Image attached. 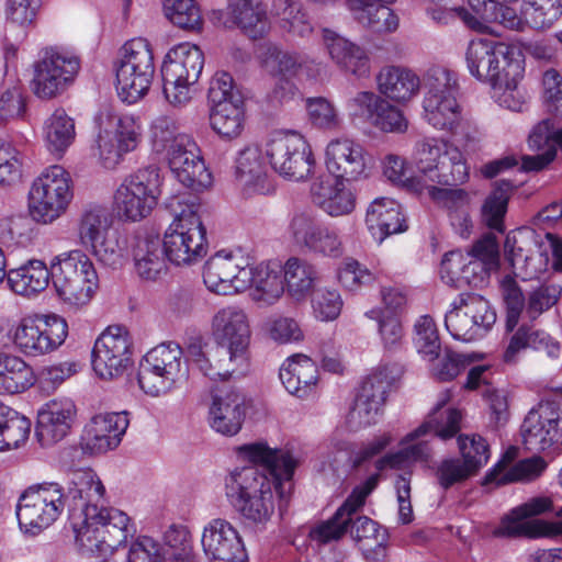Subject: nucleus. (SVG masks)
<instances>
[{"label": "nucleus", "mask_w": 562, "mask_h": 562, "mask_svg": "<svg viewBox=\"0 0 562 562\" xmlns=\"http://www.w3.org/2000/svg\"><path fill=\"white\" fill-rule=\"evenodd\" d=\"M180 136H188L179 132L177 121L167 115L156 117L150 124V143L156 153H167Z\"/></svg>", "instance_id": "nucleus-59"}, {"label": "nucleus", "mask_w": 562, "mask_h": 562, "mask_svg": "<svg viewBox=\"0 0 562 562\" xmlns=\"http://www.w3.org/2000/svg\"><path fill=\"white\" fill-rule=\"evenodd\" d=\"M99 124L95 155L103 167L114 169L127 153L137 148L140 126L133 116H119L109 111L99 115Z\"/></svg>", "instance_id": "nucleus-19"}, {"label": "nucleus", "mask_w": 562, "mask_h": 562, "mask_svg": "<svg viewBox=\"0 0 562 562\" xmlns=\"http://www.w3.org/2000/svg\"><path fill=\"white\" fill-rule=\"evenodd\" d=\"M280 482L256 467H244L225 477V495L246 520L266 524L274 512L272 487Z\"/></svg>", "instance_id": "nucleus-7"}, {"label": "nucleus", "mask_w": 562, "mask_h": 562, "mask_svg": "<svg viewBox=\"0 0 562 562\" xmlns=\"http://www.w3.org/2000/svg\"><path fill=\"white\" fill-rule=\"evenodd\" d=\"M247 412L246 396L238 390L225 387L217 390L209 409V424L223 436H235L241 429Z\"/></svg>", "instance_id": "nucleus-29"}, {"label": "nucleus", "mask_w": 562, "mask_h": 562, "mask_svg": "<svg viewBox=\"0 0 562 562\" xmlns=\"http://www.w3.org/2000/svg\"><path fill=\"white\" fill-rule=\"evenodd\" d=\"M32 238L31 221L22 214L0 217V241L11 245H26Z\"/></svg>", "instance_id": "nucleus-62"}, {"label": "nucleus", "mask_w": 562, "mask_h": 562, "mask_svg": "<svg viewBox=\"0 0 562 562\" xmlns=\"http://www.w3.org/2000/svg\"><path fill=\"white\" fill-rule=\"evenodd\" d=\"M65 491L58 483L29 487L20 497L16 517L26 532L37 533L49 527L66 508Z\"/></svg>", "instance_id": "nucleus-20"}, {"label": "nucleus", "mask_w": 562, "mask_h": 562, "mask_svg": "<svg viewBox=\"0 0 562 562\" xmlns=\"http://www.w3.org/2000/svg\"><path fill=\"white\" fill-rule=\"evenodd\" d=\"M393 381L386 367L379 368L367 376L356 398L383 411Z\"/></svg>", "instance_id": "nucleus-53"}, {"label": "nucleus", "mask_w": 562, "mask_h": 562, "mask_svg": "<svg viewBox=\"0 0 562 562\" xmlns=\"http://www.w3.org/2000/svg\"><path fill=\"white\" fill-rule=\"evenodd\" d=\"M76 415V406L69 398L47 402L37 414L36 436L42 446L63 440L69 432Z\"/></svg>", "instance_id": "nucleus-31"}, {"label": "nucleus", "mask_w": 562, "mask_h": 562, "mask_svg": "<svg viewBox=\"0 0 562 562\" xmlns=\"http://www.w3.org/2000/svg\"><path fill=\"white\" fill-rule=\"evenodd\" d=\"M188 375V364L181 347L176 342H164L150 349L139 364L137 381L148 395L168 393Z\"/></svg>", "instance_id": "nucleus-14"}, {"label": "nucleus", "mask_w": 562, "mask_h": 562, "mask_svg": "<svg viewBox=\"0 0 562 562\" xmlns=\"http://www.w3.org/2000/svg\"><path fill=\"white\" fill-rule=\"evenodd\" d=\"M155 75L154 52L143 37L127 41L115 63V88L119 97L130 104L137 102L149 90Z\"/></svg>", "instance_id": "nucleus-12"}, {"label": "nucleus", "mask_w": 562, "mask_h": 562, "mask_svg": "<svg viewBox=\"0 0 562 562\" xmlns=\"http://www.w3.org/2000/svg\"><path fill=\"white\" fill-rule=\"evenodd\" d=\"M68 336L66 319L57 314L23 317L13 334L14 345L26 356L37 357L59 348Z\"/></svg>", "instance_id": "nucleus-21"}, {"label": "nucleus", "mask_w": 562, "mask_h": 562, "mask_svg": "<svg viewBox=\"0 0 562 562\" xmlns=\"http://www.w3.org/2000/svg\"><path fill=\"white\" fill-rule=\"evenodd\" d=\"M395 0H346L353 19L375 32H393L398 19L389 4Z\"/></svg>", "instance_id": "nucleus-39"}, {"label": "nucleus", "mask_w": 562, "mask_h": 562, "mask_svg": "<svg viewBox=\"0 0 562 562\" xmlns=\"http://www.w3.org/2000/svg\"><path fill=\"white\" fill-rule=\"evenodd\" d=\"M35 383L32 367L19 356L0 351V394L13 395Z\"/></svg>", "instance_id": "nucleus-42"}, {"label": "nucleus", "mask_w": 562, "mask_h": 562, "mask_svg": "<svg viewBox=\"0 0 562 562\" xmlns=\"http://www.w3.org/2000/svg\"><path fill=\"white\" fill-rule=\"evenodd\" d=\"M31 69V91L36 98L49 101L64 94L74 83L80 59L61 46L47 45L38 50Z\"/></svg>", "instance_id": "nucleus-10"}, {"label": "nucleus", "mask_w": 562, "mask_h": 562, "mask_svg": "<svg viewBox=\"0 0 562 562\" xmlns=\"http://www.w3.org/2000/svg\"><path fill=\"white\" fill-rule=\"evenodd\" d=\"M31 420L0 403V451L20 447L31 431Z\"/></svg>", "instance_id": "nucleus-47"}, {"label": "nucleus", "mask_w": 562, "mask_h": 562, "mask_svg": "<svg viewBox=\"0 0 562 562\" xmlns=\"http://www.w3.org/2000/svg\"><path fill=\"white\" fill-rule=\"evenodd\" d=\"M80 369L76 361H64L55 364L43 367L35 382L42 392L46 394L54 393L66 380L75 375Z\"/></svg>", "instance_id": "nucleus-60"}, {"label": "nucleus", "mask_w": 562, "mask_h": 562, "mask_svg": "<svg viewBox=\"0 0 562 562\" xmlns=\"http://www.w3.org/2000/svg\"><path fill=\"white\" fill-rule=\"evenodd\" d=\"M160 195L159 168L147 166L126 176L113 195V210L125 223H137L148 217Z\"/></svg>", "instance_id": "nucleus-13"}, {"label": "nucleus", "mask_w": 562, "mask_h": 562, "mask_svg": "<svg viewBox=\"0 0 562 562\" xmlns=\"http://www.w3.org/2000/svg\"><path fill=\"white\" fill-rule=\"evenodd\" d=\"M323 224L312 210H294L286 226L289 238L300 248H305Z\"/></svg>", "instance_id": "nucleus-54"}, {"label": "nucleus", "mask_w": 562, "mask_h": 562, "mask_svg": "<svg viewBox=\"0 0 562 562\" xmlns=\"http://www.w3.org/2000/svg\"><path fill=\"white\" fill-rule=\"evenodd\" d=\"M131 247L135 270L140 278L156 280L166 270L167 251L158 235H136Z\"/></svg>", "instance_id": "nucleus-36"}, {"label": "nucleus", "mask_w": 562, "mask_h": 562, "mask_svg": "<svg viewBox=\"0 0 562 562\" xmlns=\"http://www.w3.org/2000/svg\"><path fill=\"white\" fill-rule=\"evenodd\" d=\"M520 431L527 450L542 452L559 441L562 435V418L550 406H540L527 414Z\"/></svg>", "instance_id": "nucleus-30"}, {"label": "nucleus", "mask_w": 562, "mask_h": 562, "mask_svg": "<svg viewBox=\"0 0 562 562\" xmlns=\"http://www.w3.org/2000/svg\"><path fill=\"white\" fill-rule=\"evenodd\" d=\"M482 273V263L460 250L447 252L440 263L441 279L450 285L471 284Z\"/></svg>", "instance_id": "nucleus-46"}, {"label": "nucleus", "mask_w": 562, "mask_h": 562, "mask_svg": "<svg viewBox=\"0 0 562 562\" xmlns=\"http://www.w3.org/2000/svg\"><path fill=\"white\" fill-rule=\"evenodd\" d=\"M412 161L417 169V182L436 203L450 215L468 211L470 194L464 189H449L465 183L470 168L458 146L439 137H424L414 145Z\"/></svg>", "instance_id": "nucleus-2"}, {"label": "nucleus", "mask_w": 562, "mask_h": 562, "mask_svg": "<svg viewBox=\"0 0 562 562\" xmlns=\"http://www.w3.org/2000/svg\"><path fill=\"white\" fill-rule=\"evenodd\" d=\"M52 281L59 300L72 312L86 307L99 286L95 268L81 250L56 257L52 263Z\"/></svg>", "instance_id": "nucleus-8"}, {"label": "nucleus", "mask_w": 562, "mask_h": 562, "mask_svg": "<svg viewBox=\"0 0 562 562\" xmlns=\"http://www.w3.org/2000/svg\"><path fill=\"white\" fill-rule=\"evenodd\" d=\"M366 224L372 237L379 243L407 228L401 205L387 198H378L369 205Z\"/></svg>", "instance_id": "nucleus-38"}, {"label": "nucleus", "mask_w": 562, "mask_h": 562, "mask_svg": "<svg viewBox=\"0 0 562 562\" xmlns=\"http://www.w3.org/2000/svg\"><path fill=\"white\" fill-rule=\"evenodd\" d=\"M376 484L378 476L372 475L357 485L331 517L310 529L308 538L318 544H327L349 535L368 561H381L385 554L386 530L370 517L359 514Z\"/></svg>", "instance_id": "nucleus-4"}, {"label": "nucleus", "mask_w": 562, "mask_h": 562, "mask_svg": "<svg viewBox=\"0 0 562 562\" xmlns=\"http://www.w3.org/2000/svg\"><path fill=\"white\" fill-rule=\"evenodd\" d=\"M104 494V485L91 469L75 471L65 492L76 541L89 552L117 549L135 531L125 513L100 507Z\"/></svg>", "instance_id": "nucleus-1"}, {"label": "nucleus", "mask_w": 562, "mask_h": 562, "mask_svg": "<svg viewBox=\"0 0 562 562\" xmlns=\"http://www.w3.org/2000/svg\"><path fill=\"white\" fill-rule=\"evenodd\" d=\"M207 100L211 108H216L233 101L240 102L243 97L236 89L232 75L226 71H217L210 80Z\"/></svg>", "instance_id": "nucleus-63"}, {"label": "nucleus", "mask_w": 562, "mask_h": 562, "mask_svg": "<svg viewBox=\"0 0 562 562\" xmlns=\"http://www.w3.org/2000/svg\"><path fill=\"white\" fill-rule=\"evenodd\" d=\"M249 296L260 307L276 304L284 293L281 271L278 267L260 263L251 266Z\"/></svg>", "instance_id": "nucleus-41"}, {"label": "nucleus", "mask_w": 562, "mask_h": 562, "mask_svg": "<svg viewBox=\"0 0 562 562\" xmlns=\"http://www.w3.org/2000/svg\"><path fill=\"white\" fill-rule=\"evenodd\" d=\"M43 136L48 151L60 157L75 140L74 119L64 109H56L44 123Z\"/></svg>", "instance_id": "nucleus-44"}, {"label": "nucleus", "mask_w": 562, "mask_h": 562, "mask_svg": "<svg viewBox=\"0 0 562 562\" xmlns=\"http://www.w3.org/2000/svg\"><path fill=\"white\" fill-rule=\"evenodd\" d=\"M216 345L210 353L193 351L196 368L211 380L244 375L249 369L251 330L246 311L237 305L218 308L211 318Z\"/></svg>", "instance_id": "nucleus-3"}, {"label": "nucleus", "mask_w": 562, "mask_h": 562, "mask_svg": "<svg viewBox=\"0 0 562 562\" xmlns=\"http://www.w3.org/2000/svg\"><path fill=\"white\" fill-rule=\"evenodd\" d=\"M521 14L532 29L550 27L562 15V0H524Z\"/></svg>", "instance_id": "nucleus-51"}, {"label": "nucleus", "mask_w": 562, "mask_h": 562, "mask_svg": "<svg viewBox=\"0 0 562 562\" xmlns=\"http://www.w3.org/2000/svg\"><path fill=\"white\" fill-rule=\"evenodd\" d=\"M323 44L330 59L344 72L367 78L371 71L367 50L333 30H323Z\"/></svg>", "instance_id": "nucleus-32"}, {"label": "nucleus", "mask_w": 562, "mask_h": 562, "mask_svg": "<svg viewBox=\"0 0 562 562\" xmlns=\"http://www.w3.org/2000/svg\"><path fill=\"white\" fill-rule=\"evenodd\" d=\"M202 547L214 562H247L248 555L238 531L227 520H211L202 533Z\"/></svg>", "instance_id": "nucleus-26"}, {"label": "nucleus", "mask_w": 562, "mask_h": 562, "mask_svg": "<svg viewBox=\"0 0 562 562\" xmlns=\"http://www.w3.org/2000/svg\"><path fill=\"white\" fill-rule=\"evenodd\" d=\"M424 119L437 131L451 135L467 134L470 126L457 100L458 81L442 67L429 69L424 79Z\"/></svg>", "instance_id": "nucleus-6"}, {"label": "nucleus", "mask_w": 562, "mask_h": 562, "mask_svg": "<svg viewBox=\"0 0 562 562\" xmlns=\"http://www.w3.org/2000/svg\"><path fill=\"white\" fill-rule=\"evenodd\" d=\"M23 157L8 138H0V186H11L20 179Z\"/></svg>", "instance_id": "nucleus-61"}, {"label": "nucleus", "mask_w": 562, "mask_h": 562, "mask_svg": "<svg viewBox=\"0 0 562 562\" xmlns=\"http://www.w3.org/2000/svg\"><path fill=\"white\" fill-rule=\"evenodd\" d=\"M240 459L261 465L273 481H290L299 461L286 451L271 449L266 442H251L236 448Z\"/></svg>", "instance_id": "nucleus-33"}, {"label": "nucleus", "mask_w": 562, "mask_h": 562, "mask_svg": "<svg viewBox=\"0 0 562 562\" xmlns=\"http://www.w3.org/2000/svg\"><path fill=\"white\" fill-rule=\"evenodd\" d=\"M461 461L475 475L490 459V449L486 440L477 435L460 436L458 438Z\"/></svg>", "instance_id": "nucleus-58"}, {"label": "nucleus", "mask_w": 562, "mask_h": 562, "mask_svg": "<svg viewBox=\"0 0 562 562\" xmlns=\"http://www.w3.org/2000/svg\"><path fill=\"white\" fill-rule=\"evenodd\" d=\"M132 339L121 326L108 327L94 341L92 368L101 379H114L124 373L132 362Z\"/></svg>", "instance_id": "nucleus-24"}, {"label": "nucleus", "mask_w": 562, "mask_h": 562, "mask_svg": "<svg viewBox=\"0 0 562 562\" xmlns=\"http://www.w3.org/2000/svg\"><path fill=\"white\" fill-rule=\"evenodd\" d=\"M210 121L220 136L228 139L238 137L245 123L244 101L211 108Z\"/></svg>", "instance_id": "nucleus-49"}, {"label": "nucleus", "mask_w": 562, "mask_h": 562, "mask_svg": "<svg viewBox=\"0 0 562 562\" xmlns=\"http://www.w3.org/2000/svg\"><path fill=\"white\" fill-rule=\"evenodd\" d=\"M251 266L239 251L218 250L203 268V281L207 290L218 295H235L248 290Z\"/></svg>", "instance_id": "nucleus-22"}, {"label": "nucleus", "mask_w": 562, "mask_h": 562, "mask_svg": "<svg viewBox=\"0 0 562 562\" xmlns=\"http://www.w3.org/2000/svg\"><path fill=\"white\" fill-rule=\"evenodd\" d=\"M5 32L16 33V38L23 42L29 30L35 24L37 7L33 0H7Z\"/></svg>", "instance_id": "nucleus-50"}, {"label": "nucleus", "mask_w": 562, "mask_h": 562, "mask_svg": "<svg viewBox=\"0 0 562 562\" xmlns=\"http://www.w3.org/2000/svg\"><path fill=\"white\" fill-rule=\"evenodd\" d=\"M518 0H469L472 12L464 8L459 9L460 20L465 25L475 30L484 31L486 23H496L502 3L517 2Z\"/></svg>", "instance_id": "nucleus-52"}, {"label": "nucleus", "mask_w": 562, "mask_h": 562, "mask_svg": "<svg viewBox=\"0 0 562 562\" xmlns=\"http://www.w3.org/2000/svg\"><path fill=\"white\" fill-rule=\"evenodd\" d=\"M50 278L52 269L48 270L41 260H31L29 263L8 272L10 289L16 294L24 296H31L44 291Z\"/></svg>", "instance_id": "nucleus-43"}, {"label": "nucleus", "mask_w": 562, "mask_h": 562, "mask_svg": "<svg viewBox=\"0 0 562 562\" xmlns=\"http://www.w3.org/2000/svg\"><path fill=\"white\" fill-rule=\"evenodd\" d=\"M371 157L363 146L348 137L331 139L325 149V165L336 179L356 181L369 176Z\"/></svg>", "instance_id": "nucleus-25"}, {"label": "nucleus", "mask_w": 562, "mask_h": 562, "mask_svg": "<svg viewBox=\"0 0 562 562\" xmlns=\"http://www.w3.org/2000/svg\"><path fill=\"white\" fill-rule=\"evenodd\" d=\"M265 156L282 178L304 181L313 175L315 159L307 140L295 132H276L265 144Z\"/></svg>", "instance_id": "nucleus-18"}, {"label": "nucleus", "mask_w": 562, "mask_h": 562, "mask_svg": "<svg viewBox=\"0 0 562 562\" xmlns=\"http://www.w3.org/2000/svg\"><path fill=\"white\" fill-rule=\"evenodd\" d=\"M414 345L419 353L434 360L440 352V338L435 321L429 315L420 316L414 326Z\"/></svg>", "instance_id": "nucleus-57"}, {"label": "nucleus", "mask_w": 562, "mask_h": 562, "mask_svg": "<svg viewBox=\"0 0 562 562\" xmlns=\"http://www.w3.org/2000/svg\"><path fill=\"white\" fill-rule=\"evenodd\" d=\"M71 200L70 175L61 166H50L32 183L29 212L35 222L50 224L66 212Z\"/></svg>", "instance_id": "nucleus-16"}, {"label": "nucleus", "mask_w": 562, "mask_h": 562, "mask_svg": "<svg viewBox=\"0 0 562 562\" xmlns=\"http://www.w3.org/2000/svg\"><path fill=\"white\" fill-rule=\"evenodd\" d=\"M166 207L173 215L162 238L168 260L176 266H191L200 261L207 252V239L198 198L179 193L167 199Z\"/></svg>", "instance_id": "nucleus-5"}, {"label": "nucleus", "mask_w": 562, "mask_h": 562, "mask_svg": "<svg viewBox=\"0 0 562 562\" xmlns=\"http://www.w3.org/2000/svg\"><path fill=\"white\" fill-rule=\"evenodd\" d=\"M376 83L381 94L396 102L408 101L420 87L419 77L401 66L383 67L376 75Z\"/></svg>", "instance_id": "nucleus-40"}, {"label": "nucleus", "mask_w": 562, "mask_h": 562, "mask_svg": "<svg viewBox=\"0 0 562 562\" xmlns=\"http://www.w3.org/2000/svg\"><path fill=\"white\" fill-rule=\"evenodd\" d=\"M166 16L177 26L199 31L202 27V15L194 0H166Z\"/></svg>", "instance_id": "nucleus-56"}, {"label": "nucleus", "mask_w": 562, "mask_h": 562, "mask_svg": "<svg viewBox=\"0 0 562 562\" xmlns=\"http://www.w3.org/2000/svg\"><path fill=\"white\" fill-rule=\"evenodd\" d=\"M113 220L108 209L89 204L82 209L77 222L80 243L105 267L117 269L126 260L125 243L112 231Z\"/></svg>", "instance_id": "nucleus-11"}, {"label": "nucleus", "mask_w": 562, "mask_h": 562, "mask_svg": "<svg viewBox=\"0 0 562 562\" xmlns=\"http://www.w3.org/2000/svg\"><path fill=\"white\" fill-rule=\"evenodd\" d=\"M279 376L290 394L306 398L315 393L318 369L310 357L294 355L282 364Z\"/></svg>", "instance_id": "nucleus-37"}, {"label": "nucleus", "mask_w": 562, "mask_h": 562, "mask_svg": "<svg viewBox=\"0 0 562 562\" xmlns=\"http://www.w3.org/2000/svg\"><path fill=\"white\" fill-rule=\"evenodd\" d=\"M236 179L247 195L269 194L272 181L262 160V150L249 146L239 151L235 166Z\"/></svg>", "instance_id": "nucleus-35"}, {"label": "nucleus", "mask_w": 562, "mask_h": 562, "mask_svg": "<svg viewBox=\"0 0 562 562\" xmlns=\"http://www.w3.org/2000/svg\"><path fill=\"white\" fill-rule=\"evenodd\" d=\"M509 189V183H503L495 188L485 199L481 210L483 223L501 233L504 231V216L507 211Z\"/></svg>", "instance_id": "nucleus-55"}, {"label": "nucleus", "mask_w": 562, "mask_h": 562, "mask_svg": "<svg viewBox=\"0 0 562 562\" xmlns=\"http://www.w3.org/2000/svg\"><path fill=\"white\" fill-rule=\"evenodd\" d=\"M461 414L451 412L447 417V426H441L434 416L427 418L416 429L408 432L401 441V449L378 460L376 468H406L416 462H428L432 449L427 437H439L442 440L454 437L460 430Z\"/></svg>", "instance_id": "nucleus-17"}, {"label": "nucleus", "mask_w": 562, "mask_h": 562, "mask_svg": "<svg viewBox=\"0 0 562 562\" xmlns=\"http://www.w3.org/2000/svg\"><path fill=\"white\" fill-rule=\"evenodd\" d=\"M307 113L311 123L322 130L334 131L341 125L336 106L327 99L318 97L311 98L306 102Z\"/></svg>", "instance_id": "nucleus-64"}, {"label": "nucleus", "mask_w": 562, "mask_h": 562, "mask_svg": "<svg viewBox=\"0 0 562 562\" xmlns=\"http://www.w3.org/2000/svg\"><path fill=\"white\" fill-rule=\"evenodd\" d=\"M204 66V54L191 43H181L168 50L161 65L162 92L173 108L188 105L195 93Z\"/></svg>", "instance_id": "nucleus-9"}, {"label": "nucleus", "mask_w": 562, "mask_h": 562, "mask_svg": "<svg viewBox=\"0 0 562 562\" xmlns=\"http://www.w3.org/2000/svg\"><path fill=\"white\" fill-rule=\"evenodd\" d=\"M553 509L552 501L546 496L533 497L525 504L512 510L509 517L502 520L494 533L498 537H518L529 536L539 537L548 535H557L553 531V525L544 524L540 520L526 521V518L538 516Z\"/></svg>", "instance_id": "nucleus-27"}, {"label": "nucleus", "mask_w": 562, "mask_h": 562, "mask_svg": "<svg viewBox=\"0 0 562 562\" xmlns=\"http://www.w3.org/2000/svg\"><path fill=\"white\" fill-rule=\"evenodd\" d=\"M465 60L473 77L491 83L494 88L509 89L510 81L520 69V63L515 58L513 47L483 38L470 42Z\"/></svg>", "instance_id": "nucleus-15"}, {"label": "nucleus", "mask_w": 562, "mask_h": 562, "mask_svg": "<svg viewBox=\"0 0 562 562\" xmlns=\"http://www.w3.org/2000/svg\"><path fill=\"white\" fill-rule=\"evenodd\" d=\"M496 322L490 303L477 294H462L446 314L445 326L450 335L461 341L482 337Z\"/></svg>", "instance_id": "nucleus-23"}, {"label": "nucleus", "mask_w": 562, "mask_h": 562, "mask_svg": "<svg viewBox=\"0 0 562 562\" xmlns=\"http://www.w3.org/2000/svg\"><path fill=\"white\" fill-rule=\"evenodd\" d=\"M317 271L307 260L291 257L283 266V284L296 301L305 299L317 281Z\"/></svg>", "instance_id": "nucleus-45"}, {"label": "nucleus", "mask_w": 562, "mask_h": 562, "mask_svg": "<svg viewBox=\"0 0 562 562\" xmlns=\"http://www.w3.org/2000/svg\"><path fill=\"white\" fill-rule=\"evenodd\" d=\"M128 425L126 412L95 415L85 427L81 437L82 450L91 454H101L115 449Z\"/></svg>", "instance_id": "nucleus-28"}, {"label": "nucleus", "mask_w": 562, "mask_h": 562, "mask_svg": "<svg viewBox=\"0 0 562 562\" xmlns=\"http://www.w3.org/2000/svg\"><path fill=\"white\" fill-rule=\"evenodd\" d=\"M546 468L540 457L520 460L506 470L505 458L499 461L486 475V481L497 484H506L516 481H531L538 477Z\"/></svg>", "instance_id": "nucleus-48"}, {"label": "nucleus", "mask_w": 562, "mask_h": 562, "mask_svg": "<svg viewBox=\"0 0 562 562\" xmlns=\"http://www.w3.org/2000/svg\"><path fill=\"white\" fill-rule=\"evenodd\" d=\"M311 200L330 217L351 214L356 209V195L341 179H318L311 186Z\"/></svg>", "instance_id": "nucleus-34"}]
</instances>
